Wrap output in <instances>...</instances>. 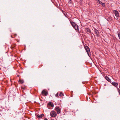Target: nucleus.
<instances>
[{
    "label": "nucleus",
    "mask_w": 120,
    "mask_h": 120,
    "mask_svg": "<svg viewBox=\"0 0 120 120\" xmlns=\"http://www.w3.org/2000/svg\"><path fill=\"white\" fill-rule=\"evenodd\" d=\"M70 23L72 26L76 31L79 30V27L77 25L73 22H70Z\"/></svg>",
    "instance_id": "nucleus-1"
},
{
    "label": "nucleus",
    "mask_w": 120,
    "mask_h": 120,
    "mask_svg": "<svg viewBox=\"0 0 120 120\" xmlns=\"http://www.w3.org/2000/svg\"><path fill=\"white\" fill-rule=\"evenodd\" d=\"M69 1H68V3H69L70 4H71L72 3V1L71 0H68Z\"/></svg>",
    "instance_id": "nucleus-17"
},
{
    "label": "nucleus",
    "mask_w": 120,
    "mask_h": 120,
    "mask_svg": "<svg viewBox=\"0 0 120 120\" xmlns=\"http://www.w3.org/2000/svg\"><path fill=\"white\" fill-rule=\"evenodd\" d=\"M85 49L86 52L87 54L89 56V52L90 51V50L88 46H85Z\"/></svg>",
    "instance_id": "nucleus-3"
},
{
    "label": "nucleus",
    "mask_w": 120,
    "mask_h": 120,
    "mask_svg": "<svg viewBox=\"0 0 120 120\" xmlns=\"http://www.w3.org/2000/svg\"><path fill=\"white\" fill-rule=\"evenodd\" d=\"M117 89L118 92L119 94L120 95V89L117 87Z\"/></svg>",
    "instance_id": "nucleus-16"
},
{
    "label": "nucleus",
    "mask_w": 120,
    "mask_h": 120,
    "mask_svg": "<svg viewBox=\"0 0 120 120\" xmlns=\"http://www.w3.org/2000/svg\"><path fill=\"white\" fill-rule=\"evenodd\" d=\"M44 120H48L46 118H45Z\"/></svg>",
    "instance_id": "nucleus-20"
},
{
    "label": "nucleus",
    "mask_w": 120,
    "mask_h": 120,
    "mask_svg": "<svg viewBox=\"0 0 120 120\" xmlns=\"http://www.w3.org/2000/svg\"><path fill=\"white\" fill-rule=\"evenodd\" d=\"M105 79L108 81L110 82H111V80L107 76H106L105 77Z\"/></svg>",
    "instance_id": "nucleus-11"
},
{
    "label": "nucleus",
    "mask_w": 120,
    "mask_h": 120,
    "mask_svg": "<svg viewBox=\"0 0 120 120\" xmlns=\"http://www.w3.org/2000/svg\"><path fill=\"white\" fill-rule=\"evenodd\" d=\"M59 96H64V95L63 93L62 92H61L60 94L59 95Z\"/></svg>",
    "instance_id": "nucleus-15"
},
{
    "label": "nucleus",
    "mask_w": 120,
    "mask_h": 120,
    "mask_svg": "<svg viewBox=\"0 0 120 120\" xmlns=\"http://www.w3.org/2000/svg\"><path fill=\"white\" fill-rule=\"evenodd\" d=\"M115 16L117 17H118L119 16V13L117 11H115Z\"/></svg>",
    "instance_id": "nucleus-9"
},
{
    "label": "nucleus",
    "mask_w": 120,
    "mask_h": 120,
    "mask_svg": "<svg viewBox=\"0 0 120 120\" xmlns=\"http://www.w3.org/2000/svg\"><path fill=\"white\" fill-rule=\"evenodd\" d=\"M17 34H15V36H17Z\"/></svg>",
    "instance_id": "nucleus-22"
},
{
    "label": "nucleus",
    "mask_w": 120,
    "mask_h": 120,
    "mask_svg": "<svg viewBox=\"0 0 120 120\" xmlns=\"http://www.w3.org/2000/svg\"><path fill=\"white\" fill-rule=\"evenodd\" d=\"M44 116V115L42 114L40 115L39 114H38L37 115V116L38 118H41L43 116Z\"/></svg>",
    "instance_id": "nucleus-8"
},
{
    "label": "nucleus",
    "mask_w": 120,
    "mask_h": 120,
    "mask_svg": "<svg viewBox=\"0 0 120 120\" xmlns=\"http://www.w3.org/2000/svg\"><path fill=\"white\" fill-rule=\"evenodd\" d=\"M19 75H18V77H19Z\"/></svg>",
    "instance_id": "nucleus-23"
},
{
    "label": "nucleus",
    "mask_w": 120,
    "mask_h": 120,
    "mask_svg": "<svg viewBox=\"0 0 120 120\" xmlns=\"http://www.w3.org/2000/svg\"><path fill=\"white\" fill-rule=\"evenodd\" d=\"M118 37H119V39H120V34L118 33Z\"/></svg>",
    "instance_id": "nucleus-19"
},
{
    "label": "nucleus",
    "mask_w": 120,
    "mask_h": 120,
    "mask_svg": "<svg viewBox=\"0 0 120 120\" xmlns=\"http://www.w3.org/2000/svg\"><path fill=\"white\" fill-rule=\"evenodd\" d=\"M50 115L51 117H54L56 116L57 114L56 113H50Z\"/></svg>",
    "instance_id": "nucleus-6"
},
{
    "label": "nucleus",
    "mask_w": 120,
    "mask_h": 120,
    "mask_svg": "<svg viewBox=\"0 0 120 120\" xmlns=\"http://www.w3.org/2000/svg\"><path fill=\"white\" fill-rule=\"evenodd\" d=\"M41 93L42 94H44L45 96H47L48 94L47 92L45 91L44 90L42 91Z\"/></svg>",
    "instance_id": "nucleus-4"
},
{
    "label": "nucleus",
    "mask_w": 120,
    "mask_h": 120,
    "mask_svg": "<svg viewBox=\"0 0 120 120\" xmlns=\"http://www.w3.org/2000/svg\"><path fill=\"white\" fill-rule=\"evenodd\" d=\"M48 104L51 107H54V105L53 103L51 101L49 102L48 103Z\"/></svg>",
    "instance_id": "nucleus-7"
},
{
    "label": "nucleus",
    "mask_w": 120,
    "mask_h": 120,
    "mask_svg": "<svg viewBox=\"0 0 120 120\" xmlns=\"http://www.w3.org/2000/svg\"><path fill=\"white\" fill-rule=\"evenodd\" d=\"M98 3V4H101L103 7H104L105 6V4L102 3V2L100 1L99 0H96Z\"/></svg>",
    "instance_id": "nucleus-5"
},
{
    "label": "nucleus",
    "mask_w": 120,
    "mask_h": 120,
    "mask_svg": "<svg viewBox=\"0 0 120 120\" xmlns=\"http://www.w3.org/2000/svg\"><path fill=\"white\" fill-rule=\"evenodd\" d=\"M55 96L56 97H59L58 93H57V94H56Z\"/></svg>",
    "instance_id": "nucleus-18"
},
{
    "label": "nucleus",
    "mask_w": 120,
    "mask_h": 120,
    "mask_svg": "<svg viewBox=\"0 0 120 120\" xmlns=\"http://www.w3.org/2000/svg\"><path fill=\"white\" fill-rule=\"evenodd\" d=\"M85 30L86 31L89 33H91V32L90 31V29L88 28H85Z\"/></svg>",
    "instance_id": "nucleus-12"
},
{
    "label": "nucleus",
    "mask_w": 120,
    "mask_h": 120,
    "mask_svg": "<svg viewBox=\"0 0 120 120\" xmlns=\"http://www.w3.org/2000/svg\"><path fill=\"white\" fill-rule=\"evenodd\" d=\"M110 83H111L113 85L115 86H117L118 85V83L115 82H112L111 81V82Z\"/></svg>",
    "instance_id": "nucleus-10"
},
{
    "label": "nucleus",
    "mask_w": 120,
    "mask_h": 120,
    "mask_svg": "<svg viewBox=\"0 0 120 120\" xmlns=\"http://www.w3.org/2000/svg\"><path fill=\"white\" fill-rule=\"evenodd\" d=\"M120 85H119V87H120Z\"/></svg>",
    "instance_id": "nucleus-24"
},
{
    "label": "nucleus",
    "mask_w": 120,
    "mask_h": 120,
    "mask_svg": "<svg viewBox=\"0 0 120 120\" xmlns=\"http://www.w3.org/2000/svg\"><path fill=\"white\" fill-rule=\"evenodd\" d=\"M55 110L57 112H60L61 109L58 106H56L55 109Z\"/></svg>",
    "instance_id": "nucleus-2"
},
{
    "label": "nucleus",
    "mask_w": 120,
    "mask_h": 120,
    "mask_svg": "<svg viewBox=\"0 0 120 120\" xmlns=\"http://www.w3.org/2000/svg\"><path fill=\"white\" fill-rule=\"evenodd\" d=\"M64 14V15H65V16L66 17V16L65 14Z\"/></svg>",
    "instance_id": "nucleus-21"
},
{
    "label": "nucleus",
    "mask_w": 120,
    "mask_h": 120,
    "mask_svg": "<svg viewBox=\"0 0 120 120\" xmlns=\"http://www.w3.org/2000/svg\"><path fill=\"white\" fill-rule=\"evenodd\" d=\"M94 32L95 33V34H96L97 37H98L99 36V32L97 30H94Z\"/></svg>",
    "instance_id": "nucleus-13"
},
{
    "label": "nucleus",
    "mask_w": 120,
    "mask_h": 120,
    "mask_svg": "<svg viewBox=\"0 0 120 120\" xmlns=\"http://www.w3.org/2000/svg\"><path fill=\"white\" fill-rule=\"evenodd\" d=\"M19 82H20L21 83H23L24 82V81L23 80H19Z\"/></svg>",
    "instance_id": "nucleus-14"
}]
</instances>
